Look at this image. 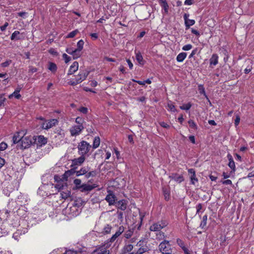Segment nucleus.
Masks as SVG:
<instances>
[{"label": "nucleus", "mask_w": 254, "mask_h": 254, "mask_svg": "<svg viewBox=\"0 0 254 254\" xmlns=\"http://www.w3.org/2000/svg\"><path fill=\"white\" fill-rule=\"evenodd\" d=\"M89 168L88 167H83L80 170L76 172V175L79 176L82 175H85L88 171Z\"/></svg>", "instance_id": "4be33fe9"}, {"label": "nucleus", "mask_w": 254, "mask_h": 254, "mask_svg": "<svg viewBox=\"0 0 254 254\" xmlns=\"http://www.w3.org/2000/svg\"><path fill=\"white\" fill-rule=\"evenodd\" d=\"M11 63V60H7L5 61V62H3L1 64V66L3 67H7Z\"/></svg>", "instance_id": "de8ad7c7"}, {"label": "nucleus", "mask_w": 254, "mask_h": 254, "mask_svg": "<svg viewBox=\"0 0 254 254\" xmlns=\"http://www.w3.org/2000/svg\"><path fill=\"white\" fill-rule=\"evenodd\" d=\"M182 250H183L185 254H191L190 252L186 247L182 249Z\"/></svg>", "instance_id": "338daca9"}, {"label": "nucleus", "mask_w": 254, "mask_h": 254, "mask_svg": "<svg viewBox=\"0 0 254 254\" xmlns=\"http://www.w3.org/2000/svg\"><path fill=\"white\" fill-rule=\"evenodd\" d=\"M96 175V172L95 171H92L89 173H87L85 174V177L86 178H89L90 177H95Z\"/></svg>", "instance_id": "37998d69"}, {"label": "nucleus", "mask_w": 254, "mask_h": 254, "mask_svg": "<svg viewBox=\"0 0 254 254\" xmlns=\"http://www.w3.org/2000/svg\"><path fill=\"white\" fill-rule=\"evenodd\" d=\"M70 84L71 85H76L79 83H80V82L75 78V80L74 81H70Z\"/></svg>", "instance_id": "0e129e2a"}, {"label": "nucleus", "mask_w": 254, "mask_h": 254, "mask_svg": "<svg viewBox=\"0 0 254 254\" xmlns=\"http://www.w3.org/2000/svg\"><path fill=\"white\" fill-rule=\"evenodd\" d=\"M85 157L83 155H81L77 158H75L72 160L71 167L73 169H76L77 166L81 165L85 161Z\"/></svg>", "instance_id": "1a4fd4ad"}, {"label": "nucleus", "mask_w": 254, "mask_h": 254, "mask_svg": "<svg viewBox=\"0 0 254 254\" xmlns=\"http://www.w3.org/2000/svg\"><path fill=\"white\" fill-rule=\"evenodd\" d=\"M112 227L109 225H106L104 228V232L105 234H109L111 232Z\"/></svg>", "instance_id": "ea45409f"}, {"label": "nucleus", "mask_w": 254, "mask_h": 254, "mask_svg": "<svg viewBox=\"0 0 254 254\" xmlns=\"http://www.w3.org/2000/svg\"><path fill=\"white\" fill-rule=\"evenodd\" d=\"M218 56L217 54H213L210 59V64L216 65L218 64Z\"/></svg>", "instance_id": "6ab92c4d"}, {"label": "nucleus", "mask_w": 254, "mask_h": 254, "mask_svg": "<svg viewBox=\"0 0 254 254\" xmlns=\"http://www.w3.org/2000/svg\"><path fill=\"white\" fill-rule=\"evenodd\" d=\"M176 242L177 244L182 248V249L186 247L185 243L182 240L178 238L177 239Z\"/></svg>", "instance_id": "e433bc0d"}, {"label": "nucleus", "mask_w": 254, "mask_h": 254, "mask_svg": "<svg viewBox=\"0 0 254 254\" xmlns=\"http://www.w3.org/2000/svg\"><path fill=\"white\" fill-rule=\"evenodd\" d=\"M202 206L201 203L198 204L196 206V214H199L200 210L202 209Z\"/></svg>", "instance_id": "4d7b16f0"}, {"label": "nucleus", "mask_w": 254, "mask_h": 254, "mask_svg": "<svg viewBox=\"0 0 254 254\" xmlns=\"http://www.w3.org/2000/svg\"><path fill=\"white\" fill-rule=\"evenodd\" d=\"M81 55V51L77 50L76 49H74V51L73 54L72 55L73 58L74 59H76L80 57Z\"/></svg>", "instance_id": "c756f323"}, {"label": "nucleus", "mask_w": 254, "mask_h": 254, "mask_svg": "<svg viewBox=\"0 0 254 254\" xmlns=\"http://www.w3.org/2000/svg\"><path fill=\"white\" fill-rule=\"evenodd\" d=\"M84 44V42L82 40H79L77 43L76 49L81 51V50L83 49Z\"/></svg>", "instance_id": "72a5a7b5"}, {"label": "nucleus", "mask_w": 254, "mask_h": 254, "mask_svg": "<svg viewBox=\"0 0 254 254\" xmlns=\"http://www.w3.org/2000/svg\"><path fill=\"white\" fill-rule=\"evenodd\" d=\"M21 39V38L20 36V32L18 31H15L10 36V39L11 40H18Z\"/></svg>", "instance_id": "412c9836"}, {"label": "nucleus", "mask_w": 254, "mask_h": 254, "mask_svg": "<svg viewBox=\"0 0 254 254\" xmlns=\"http://www.w3.org/2000/svg\"><path fill=\"white\" fill-rule=\"evenodd\" d=\"M117 213L118 214V218L121 221V222H123L124 219L123 212L118 210Z\"/></svg>", "instance_id": "c03bdc74"}, {"label": "nucleus", "mask_w": 254, "mask_h": 254, "mask_svg": "<svg viewBox=\"0 0 254 254\" xmlns=\"http://www.w3.org/2000/svg\"><path fill=\"white\" fill-rule=\"evenodd\" d=\"M81 113L86 114L88 112V109L86 107H82L78 110Z\"/></svg>", "instance_id": "603ef678"}, {"label": "nucleus", "mask_w": 254, "mask_h": 254, "mask_svg": "<svg viewBox=\"0 0 254 254\" xmlns=\"http://www.w3.org/2000/svg\"><path fill=\"white\" fill-rule=\"evenodd\" d=\"M124 230L125 228L123 226H120L115 234H114L110 239H108L106 241L111 245V244L124 232Z\"/></svg>", "instance_id": "6e6552de"}, {"label": "nucleus", "mask_w": 254, "mask_h": 254, "mask_svg": "<svg viewBox=\"0 0 254 254\" xmlns=\"http://www.w3.org/2000/svg\"><path fill=\"white\" fill-rule=\"evenodd\" d=\"M111 245L107 241L102 245L97 246L92 252L91 254H110V248Z\"/></svg>", "instance_id": "f257e3e1"}, {"label": "nucleus", "mask_w": 254, "mask_h": 254, "mask_svg": "<svg viewBox=\"0 0 254 254\" xmlns=\"http://www.w3.org/2000/svg\"><path fill=\"white\" fill-rule=\"evenodd\" d=\"M48 69L52 72H55L57 70V66L55 63H50Z\"/></svg>", "instance_id": "7c9ffc66"}, {"label": "nucleus", "mask_w": 254, "mask_h": 254, "mask_svg": "<svg viewBox=\"0 0 254 254\" xmlns=\"http://www.w3.org/2000/svg\"><path fill=\"white\" fill-rule=\"evenodd\" d=\"M78 69V63L77 62H74L70 65L68 71L67 75H71L76 71Z\"/></svg>", "instance_id": "4468645a"}, {"label": "nucleus", "mask_w": 254, "mask_h": 254, "mask_svg": "<svg viewBox=\"0 0 254 254\" xmlns=\"http://www.w3.org/2000/svg\"><path fill=\"white\" fill-rule=\"evenodd\" d=\"M195 23V21L192 19H188L187 23H185L187 27L189 28L190 26L193 25Z\"/></svg>", "instance_id": "a18cd8bd"}, {"label": "nucleus", "mask_w": 254, "mask_h": 254, "mask_svg": "<svg viewBox=\"0 0 254 254\" xmlns=\"http://www.w3.org/2000/svg\"><path fill=\"white\" fill-rule=\"evenodd\" d=\"M91 145L87 142L82 140L80 141L78 145V153L80 155L85 156L90 150Z\"/></svg>", "instance_id": "20e7f679"}, {"label": "nucleus", "mask_w": 254, "mask_h": 254, "mask_svg": "<svg viewBox=\"0 0 254 254\" xmlns=\"http://www.w3.org/2000/svg\"><path fill=\"white\" fill-rule=\"evenodd\" d=\"M107 193L105 199L108 203L109 206L115 205L117 201V197L115 193L110 190H107Z\"/></svg>", "instance_id": "39448f33"}, {"label": "nucleus", "mask_w": 254, "mask_h": 254, "mask_svg": "<svg viewBox=\"0 0 254 254\" xmlns=\"http://www.w3.org/2000/svg\"><path fill=\"white\" fill-rule=\"evenodd\" d=\"M37 71V69L36 67H33V66H30L29 67V72L31 73L35 72Z\"/></svg>", "instance_id": "e2e57ef3"}, {"label": "nucleus", "mask_w": 254, "mask_h": 254, "mask_svg": "<svg viewBox=\"0 0 254 254\" xmlns=\"http://www.w3.org/2000/svg\"><path fill=\"white\" fill-rule=\"evenodd\" d=\"M157 236L159 239H163L166 238L164 233L161 232H160L158 234H157Z\"/></svg>", "instance_id": "6e6d98bb"}, {"label": "nucleus", "mask_w": 254, "mask_h": 254, "mask_svg": "<svg viewBox=\"0 0 254 254\" xmlns=\"http://www.w3.org/2000/svg\"><path fill=\"white\" fill-rule=\"evenodd\" d=\"M159 3L161 7L164 9V12L167 14L168 13L169 5L166 0H165Z\"/></svg>", "instance_id": "b1692460"}, {"label": "nucleus", "mask_w": 254, "mask_h": 254, "mask_svg": "<svg viewBox=\"0 0 254 254\" xmlns=\"http://www.w3.org/2000/svg\"><path fill=\"white\" fill-rule=\"evenodd\" d=\"M6 99L1 97L0 98V107L4 106V103L5 102Z\"/></svg>", "instance_id": "13d9d810"}, {"label": "nucleus", "mask_w": 254, "mask_h": 254, "mask_svg": "<svg viewBox=\"0 0 254 254\" xmlns=\"http://www.w3.org/2000/svg\"><path fill=\"white\" fill-rule=\"evenodd\" d=\"M190 179L191 183L193 185H194L195 183L198 182V179L196 177L195 174L194 175H191L190 176Z\"/></svg>", "instance_id": "79ce46f5"}, {"label": "nucleus", "mask_w": 254, "mask_h": 254, "mask_svg": "<svg viewBox=\"0 0 254 254\" xmlns=\"http://www.w3.org/2000/svg\"><path fill=\"white\" fill-rule=\"evenodd\" d=\"M187 53L185 52H182L180 53L176 58L177 61L178 62H182L187 57Z\"/></svg>", "instance_id": "aec40b11"}, {"label": "nucleus", "mask_w": 254, "mask_h": 254, "mask_svg": "<svg viewBox=\"0 0 254 254\" xmlns=\"http://www.w3.org/2000/svg\"><path fill=\"white\" fill-rule=\"evenodd\" d=\"M7 144L4 142L0 143V151H3L7 148Z\"/></svg>", "instance_id": "09e8293b"}, {"label": "nucleus", "mask_w": 254, "mask_h": 254, "mask_svg": "<svg viewBox=\"0 0 254 254\" xmlns=\"http://www.w3.org/2000/svg\"><path fill=\"white\" fill-rule=\"evenodd\" d=\"M227 158L229 160V167L233 171V172H235L236 170L235 164L232 155L230 154H228L227 155Z\"/></svg>", "instance_id": "2eb2a0df"}, {"label": "nucleus", "mask_w": 254, "mask_h": 254, "mask_svg": "<svg viewBox=\"0 0 254 254\" xmlns=\"http://www.w3.org/2000/svg\"><path fill=\"white\" fill-rule=\"evenodd\" d=\"M70 191L66 190L65 191H63L61 192V196L63 199H65L70 196Z\"/></svg>", "instance_id": "bb28decb"}, {"label": "nucleus", "mask_w": 254, "mask_h": 254, "mask_svg": "<svg viewBox=\"0 0 254 254\" xmlns=\"http://www.w3.org/2000/svg\"><path fill=\"white\" fill-rule=\"evenodd\" d=\"M191 107V104L190 103L188 104H184L182 106H180V109L183 110H189Z\"/></svg>", "instance_id": "f704fd0d"}, {"label": "nucleus", "mask_w": 254, "mask_h": 254, "mask_svg": "<svg viewBox=\"0 0 254 254\" xmlns=\"http://www.w3.org/2000/svg\"><path fill=\"white\" fill-rule=\"evenodd\" d=\"M127 201L125 199L120 200L116 201L115 205L117 208L118 210L121 209V210H125L127 208Z\"/></svg>", "instance_id": "9b49d317"}, {"label": "nucleus", "mask_w": 254, "mask_h": 254, "mask_svg": "<svg viewBox=\"0 0 254 254\" xmlns=\"http://www.w3.org/2000/svg\"><path fill=\"white\" fill-rule=\"evenodd\" d=\"M168 107L169 109L172 112H175L176 111L175 106L171 101H169L168 103Z\"/></svg>", "instance_id": "58836bf2"}, {"label": "nucleus", "mask_w": 254, "mask_h": 254, "mask_svg": "<svg viewBox=\"0 0 254 254\" xmlns=\"http://www.w3.org/2000/svg\"><path fill=\"white\" fill-rule=\"evenodd\" d=\"M192 47L191 44H187L183 47L182 49L184 51H189L190 50Z\"/></svg>", "instance_id": "3c124183"}, {"label": "nucleus", "mask_w": 254, "mask_h": 254, "mask_svg": "<svg viewBox=\"0 0 254 254\" xmlns=\"http://www.w3.org/2000/svg\"><path fill=\"white\" fill-rule=\"evenodd\" d=\"M79 32L77 29H76L70 32L66 37L67 38H71L75 36V35Z\"/></svg>", "instance_id": "473e14b6"}, {"label": "nucleus", "mask_w": 254, "mask_h": 254, "mask_svg": "<svg viewBox=\"0 0 254 254\" xmlns=\"http://www.w3.org/2000/svg\"><path fill=\"white\" fill-rule=\"evenodd\" d=\"M133 248V245L131 244H126L124 247V253H127L131 252Z\"/></svg>", "instance_id": "cd10ccee"}, {"label": "nucleus", "mask_w": 254, "mask_h": 254, "mask_svg": "<svg viewBox=\"0 0 254 254\" xmlns=\"http://www.w3.org/2000/svg\"><path fill=\"white\" fill-rule=\"evenodd\" d=\"M168 223L165 221H161L157 223L153 224L150 227V230L151 231H160L162 229L165 227Z\"/></svg>", "instance_id": "423d86ee"}, {"label": "nucleus", "mask_w": 254, "mask_h": 254, "mask_svg": "<svg viewBox=\"0 0 254 254\" xmlns=\"http://www.w3.org/2000/svg\"><path fill=\"white\" fill-rule=\"evenodd\" d=\"M83 122V120L79 117H78L75 119V123L78 124V125H82V123Z\"/></svg>", "instance_id": "8fccbe9b"}, {"label": "nucleus", "mask_w": 254, "mask_h": 254, "mask_svg": "<svg viewBox=\"0 0 254 254\" xmlns=\"http://www.w3.org/2000/svg\"><path fill=\"white\" fill-rule=\"evenodd\" d=\"M58 123V121L57 119H51L49 120L47 123H45L42 124V128L45 129H49Z\"/></svg>", "instance_id": "9d476101"}, {"label": "nucleus", "mask_w": 254, "mask_h": 254, "mask_svg": "<svg viewBox=\"0 0 254 254\" xmlns=\"http://www.w3.org/2000/svg\"><path fill=\"white\" fill-rule=\"evenodd\" d=\"M36 140V138H34V136L23 135L21 138V144L19 147L20 149L22 150L28 148Z\"/></svg>", "instance_id": "f03ea898"}, {"label": "nucleus", "mask_w": 254, "mask_h": 254, "mask_svg": "<svg viewBox=\"0 0 254 254\" xmlns=\"http://www.w3.org/2000/svg\"><path fill=\"white\" fill-rule=\"evenodd\" d=\"M74 184L76 185V186L78 188V187L81 186V181L80 179H76L73 181Z\"/></svg>", "instance_id": "864d4df0"}, {"label": "nucleus", "mask_w": 254, "mask_h": 254, "mask_svg": "<svg viewBox=\"0 0 254 254\" xmlns=\"http://www.w3.org/2000/svg\"><path fill=\"white\" fill-rule=\"evenodd\" d=\"M97 186L96 185H90L88 184H83L78 187V189H81L82 192L90 191L93 189L95 188Z\"/></svg>", "instance_id": "f8f14e48"}, {"label": "nucleus", "mask_w": 254, "mask_h": 254, "mask_svg": "<svg viewBox=\"0 0 254 254\" xmlns=\"http://www.w3.org/2000/svg\"><path fill=\"white\" fill-rule=\"evenodd\" d=\"M83 125H76L72 126L69 129L70 134L72 136H76L80 134L83 130Z\"/></svg>", "instance_id": "0eeeda50"}, {"label": "nucleus", "mask_w": 254, "mask_h": 254, "mask_svg": "<svg viewBox=\"0 0 254 254\" xmlns=\"http://www.w3.org/2000/svg\"><path fill=\"white\" fill-rule=\"evenodd\" d=\"M100 143V139L99 137L96 136L94 138V141H93V148H97L99 147Z\"/></svg>", "instance_id": "c85d7f7f"}, {"label": "nucleus", "mask_w": 254, "mask_h": 254, "mask_svg": "<svg viewBox=\"0 0 254 254\" xmlns=\"http://www.w3.org/2000/svg\"><path fill=\"white\" fill-rule=\"evenodd\" d=\"M172 180L180 183L184 181V178L182 175H179L176 174H173L170 177Z\"/></svg>", "instance_id": "a211bd4d"}, {"label": "nucleus", "mask_w": 254, "mask_h": 254, "mask_svg": "<svg viewBox=\"0 0 254 254\" xmlns=\"http://www.w3.org/2000/svg\"><path fill=\"white\" fill-rule=\"evenodd\" d=\"M5 161L4 159L0 157V169H1L2 166L4 165Z\"/></svg>", "instance_id": "680f3d73"}, {"label": "nucleus", "mask_w": 254, "mask_h": 254, "mask_svg": "<svg viewBox=\"0 0 254 254\" xmlns=\"http://www.w3.org/2000/svg\"><path fill=\"white\" fill-rule=\"evenodd\" d=\"M158 250L162 254H172V249L169 241L164 240L158 246Z\"/></svg>", "instance_id": "7ed1b4c3"}, {"label": "nucleus", "mask_w": 254, "mask_h": 254, "mask_svg": "<svg viewBox=\"0 0 254 254\" xmlns=\"http://www.w3.org/2000/svg\"><path fill=\"white\" fill-rule=\"evenodd\" d=\"M89 74V71L85 70H83L82 71H80L77 77H76V79L80 82L81 83L83 81H84L86 77H87L88 75Z\"/></svg>", "instance_id": "ddd939ff"}, {"label": "nucleus", "mask_w": 254, "mask_h": 254, "mask_svg": "<svg viewBox=\"0 0 254 254\" xmlns=\"http://www.w3.org/2000/svg\"><path fill=\"white\" fill-rule=\"evenodd\" d=\"M240 121V117L239 116H237L235 120V125L236 126H237L239 124Z\"/></svg>", "instance_id": "052dcab7"}, {"label": "nucleus", "mask_w": 254, "mask_h": 254, "mask_svg": "<svg viewBox=\"0 0 254 254\" xmlns=\"http://www.w3.org/2000/svg\"><path fill=\"white\" fill-rule=\"evenodd\" d=\"M20 134H22L21 132H17L14 134L12 137V141L13 143L16 144L19 142H21L22 136Z\"/></svg>", "instance_id": "dca6fc26"}, {"label": "nucleus", "mask_w": 254, "mask_h": 254, "mask_svg": "<svg viewBox=\"0 0 254 254\" xmlns=\"http://www.w3.org/2000/svg\"><path fill=\"white\" fill-rule=\"evenodd\" d=\"M14 96L16 99H19L21 97L20 94L18 93V90H15L11 94L9 95V98H11Z\"/></svg>", "instance_id": "2f4dec72"}, {"label": "nucleus", "mask_w": 254, "mask_h": 254, "mask_svg": "<svg viewBox=\"0 0 254 254\" xmlns=\"http://www.w3.org/2000/svg\"><path fill=\"white\" fill-rule=\"evenodd\" d=\"M133 233V232L132 230H128L125 232V233L124 234V236L127 239H129V238H130L132 236Z\"/></svg>", "instance_id": "c9c22d12"}, {"label": "nucleus", "mask_w": 254, "mask_h": 254, "mask_svg": "<svg viewBox=\"0 0 254 254\" xmlns=\"http://www.w3.org/2000/svg\"><path fill=\"white\" fill-rule=\"evenodd\" d=\"M149 250V248L146 245H144L138 249L136 252V254H143L145 252H148Z\"/></svg>", "instance_id": "f3484780"}, {"label": "nucleus", "mask_w": 254, "mask_h": 254, "mask_svg": "<svg viewBox=\"0 0 254 254\" xmlns=\"http://www.w3.org/2000/svg\"><path fill=\"white\" fill-rule=\"evenodd\" d=\"M207 219V216L206 215H205L202 217V221L200 225V227L203 228L206 225V222Z\"/></svg>", "instance_id": "4c0bfd02"}, {"label": "nucleus", "mask_w": 254, "mask_h": 254, "mask_svg": "<svg viewBox=\"0 0 254 254\" xmlns=\"http://www.w3.org/2000/svg\"><path fill=\"white\" fill-rule=\"evenodd\" d=\"M37 141L41 145H44L47 143V138L44 137V136L39 135L37 137Z\"/></svg>", "instance_id": "393cba45"}, {"label": "nucleus", "mask_w": 254, "mask_h": 254, "mask_svg": "<svg viewBox=\"0 0 254 254\" xmlns=\"http://www.w3.org/2000/svg\"><path fill=\"white\" fill-rule=\"evenodd\" d=\"M136 60L138 62V63L140 64H144V61L143 59V57L140 52H138L136 53Z\"/></svg>", "instance_id": "a878e982"}, {"label": "nucleus", "mask_w": 254, "mask_h": 254, "mask_svg": "<svg viewBox=\"0 0 254 254\" xmlns=\"http://www.w3.org/2000/svg\"><path fill=\"white\" fill-rule=\"evenodd\" d=\"M66 187V184L63 182H59L55 186V188L58 190L59 191L63 190Z\"/></svg>", "instance_id": "5701e85b"}, {"label": "nucleus", "mask_w": 254, "mask_h": 254, "mask_svg": "<svg viewBox=\"0 0 254 254\" xmlns=\"http://www.w3.org/2000/svg\"><path fill=\"white\" fill-rule=\"evenodd\" d=\"M159 125L162 127H163L164 128H169L170 127V126L168 124L165 123L164 122H160L159 123Z\"/></svg>", "instance_id": "5fc2aeb1"}, {"label": "nucleus", "mask_w": 254, "mask_h": 254, "mask_svg": "<svg viewBox=\"0 0 254 254\" xmlns=\"http://www.w3.org/2000/svg\"><path fill=\"white\" fill-rule=\"evenodd\" d=\"M66 254H77V252L73 250H68L66 251Z\"/></svg>", "instance_id": "774afa93"}, {"label": "nucleus", "mask_w": 254, "mask_h": 254, "mask_svg": "<svg viewBox=\"0 0 254 254\" xmlns=\"http://www.w3.org/2000/svg\"><path fill=\"white\" fill-rule=\"evenodd\" d=\"M188 124L189 125V126L191 128L193 129H196L197 126L194 122L193 120H190L188 122Z\"/></svg>", "instance_id": "a19ab883"}, {"label": "nucleus", "mask_w": 254, "mask_h": 254, "mask_svg": "<svg viewBox=\"0 0 254 254\" xmlns=\"http://www.w3.org/2000/svg\"><path fill=\"white\" fill-rule=\"evenodd\" d=\"M63 58L64 59L65 63H68L71 60V58L66 54H64L63 55Z\"/></svg>", "instance_id": "49530a36"}, {"label": "nucleus", "mask_w": 254, "mask_h": 254, "mask_svg": "<svg viewBox=\"0 0 254 254\" xmlns=\"http://www.w3.org/2000/svg\"><path fill=\"white\" fill-rule=\"evenodd\" d=\"M127 63L129 68L131 69L133 67V64L131 63V61L129 59H127Z\"/></svg>", "instance_id": "69168bd1"}, {"label": "nucleus", "mask_w": 254, "mask_h": 254, "mask_svg": "<svg viewBox=\"0 0 254 254\" xmlns=\"http://www.w3.org/2000/svg\"><path fill=\"white\" fill-rule=\"evenodd\" d=\"M8 25V23L7 22H5L3 25L0 26V29L1 31H5Z\"/></svg>", "instance_id": "bf43d9fd"}]
</instances>
